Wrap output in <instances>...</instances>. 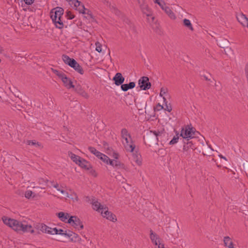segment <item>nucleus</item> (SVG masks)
<instances>
[{
  "mask_svg": "<svg viewBox=\"0 0 248 248\" xmlns=\"http://www.w3.org/2000/svg\"><path fill=\"white\" fill-rule=\"evenodd\" d=\"M132 156L133 161L135 162L138 165H141L142 164V159L140 154L139 153L138 151H136L135 153H133Z\"/></svg>",
  "mask_w": 248,
  "mask_h": 248,
  "instance_id": "dca6fc26",
  "label": "nucleus"
},
{
  "mask_svg": "<svg viewBox=\"0 0 248 248\" xmlns=\"http://www.w3.org/2000/svg\"><path fill=\"white\" fill-rule=\"evenodd\" d=\"M164 129L161 131L150 130L144 136V140L148 143L149 146L155 144H157L159 141H161L163 136H165Z\"/></svg>",
  "mask_w": 248,
  "mask_h": 248,
  "instance_id": "f257e3e1",
  "label": "nucleus"
},
{
  "mask_svg": "<svg viewBox=\"0 0 248 248\" xmlns=\"http://www.w3.org/2000/svg\"><path fill=\"white\" fill-rule=\"evenodd\" d=\"M2 220L3 223L6 224V225H8L10 227L12 228L13 230L15 227H16V225L17 224V223H19V221L15 219H12L11 218H8L6 217H3L2 218Z\"/></svg>",
  "mask_w": 248,
  "mask_h": 248,
  "instance_id": "1a4fd4ad",
  "label": "nucleus"
},
{
  "mask_svg": "<svg viewBox=\"0 0 248 248\" xmlns=\"http://www.w3.org/2000/svg\"><path fill=\"white\" fill-rule=\"evenodd\" d=\"M103 211L101 214L104 217L114 222L117 221L116 216L111 212H109L107 207L105 206Z\"/></svg>",
  "mask_w": 248,
  "mask_h": 248,
  "instance_id": "6e6552de",
  "label": "nucleus"
},
{
  "mask_svg": "<svg viewBox=\"0 0 248 248\" xmlns=\"http://www.w3.org/2000/svg\"><path fill=\"white\" fill-rule=\"evenodd\" d=\"M53 72L60 78H61L65 74L62 72L59 71L57 70H53Z\"/></svg>",
  "mask_w": 248,
  "mask_h": 248,
  "instance_id": "ea45409f",
  "label": "nucleus"
},
{
  "mask_svg": "<svg viewBox=\"0 0 248 248\" xmlns=\"http://www.w3.org/2000/svg\"><path fill=\"white\" fill-rule=\"evenodd\" d=\"M27 143L28 145H34V146H38V147L41 146V144L38 142H36L35 140H27Z\"/></svg>",
  "mask_w": 248,
  "mask_h": 248,
  "instance_id": "f704fd0d",
  "label": "nucleus"
},
{
  "mask_svg": "<svg viewBox=\"0 0 248 248\" xmlns=\"http://www.w3.org/2000/svg\"><path fill=\"white\" fill-rule=\"evenodd\" d=\"M74 5V7L76 8V9L80 13L82 14V12L85 10L84 5L78 0H75Z\"/></svg>",
  "mask_w": 248,
  "mask_h": 248,
  "instance_id": "a211bd4d",
  "label": "nucleus"
},
{
  "mask_svg": "<svg viewBox=\"0 0 248 248\" xmlns=\"http://www.w3.org/2000/svg\"><path fill=\"white\" fill-rule=\"evenodd\" d=\"M155 3L158 4L160 7L162 8V10H164L165 6H167L166 5V4L165 3L164 1H160V0H158L157 1V2H155Z\"/></svg>",
  "mask_w": 248,
  "mask_h": 248,
  "instance_id": "37998d69",
  "label": "nucleus"
},
{
  "mask_svg": "<svg viewBox=\"0 0 248 248\" xmlns=\"http://www.w3.org/2000/svg\"><path fill=\"white\" fill-rule=\"evenodd\" d=\"M126 143L124 144V146L125 148V149L127 151H129L130 152H133L135 148V145L133 143L132 140H131V143H129L128 140L127 141H125Z\"/></svg>",
  "mask_w": 248,
  "mask_h": 248,
  "instance_id": "4be33fe9",
  "label": "nucleus"
},
{
  "mask_svg": "<svg viewBox=\"0 0 248 248\" xmlns=\"http://www.w3.org/2000/svg\"><path fill=\"white\" fill-rule=\"evenodd\" d=\"M165 11V13L171 18V19H175V16L174 14V13L172 12L171 10L170 9V7L168 6H165L164 9L163 10Z\"/></svg>",
  "mask_w": 248,
  "mask_h": 248,
  "instance_id": "a878e982",
  "label": "nucleus"
},
{
  "mask_svg": "<svg viewBox=\"0 0 248 248\" xmlns=\"http://www.w3.org/2000/svg\"><path fill=\"white\" fill-rule=\"evenodd\" d=\"M69 155L70 156L71 159L75 162L77 164L78 162V161L81 158L80 156L73 154L72 152L69 153Z\"/></svg>",
  "mask_w": 248,
  "mask_h": 248,
  "instance_id": "bb28decb",
  "label": "nucleus"
},
{
  "mask_svg": "<svg viewBox=\"0 0 248 248\" xmlns=\"http://www.w3.org/2000/svg\"><path fill=\"white\" fill-rule=\"evenodd\" d=\"M113 164V167L115 168L116 169H124L125 165L124 164L121 163L120 161L114 160Z\"/></svg>",
  "mask_w": 248,
  "mask_h": 248,
  "instance_id": "c85d7f7f",
  "label": "nucleus"
},
{
  "mask_svg": "<svg viewBox=\"0 0 248 248\" xmlns=\"http://www.w3.org/2000/svg\"><path fill=\"white\" fill-rule=\"evenodd\" d=\"M82 14L86 15L84 16V17L89 20L91 22H96L94 16H93L92 12L90 10L85 8V10L82 12Z\"/></svg>",
  "mask_w": 248,
  "mask_h": 248,
  "instance_id": "4468645a",
  "label": "nucleus"
},
{
  "mask_svg": "<svg viewBox=\"0 0 248 248\" xmlns=\"http://www.w3.org/2000/svg\"><path fill=\"white\" fill-rule=\"evenodd\" d=\"M201 76L202 77H203L204 78V79L206 81H210L211 80V79L209 78L207 76H206V75H201Z\"/></svg>",
  "mask_w": 248,
  "mask_h": 248,
  "instance_id": "bf43d9fd",
  "label": "nucleus"
},
{
  "mask_svg": "<svg viewBox=\"0 0 248 248\" xmlns=\"http://www.w3.org/2000/svg\"><path fill=\"white\" fill-rule=\"evenodd\" d=\"M46 225L43 223H41L38 225V228L43 232H46Z\"/></svg>",
  "mask_w": 248,
  "mask_h": 248,
  "instance_id": "4c0bfd02",
  "label": "nucleus"
},
{
  "mask_svg": "<svg viewBox=\"0 0 248 248\" xmlns=\"http://www.w3.org/2000/svg\"><path fill=\"white\" fill-rule=\"evenodd\" d=\"M114 160H112L109 159V160H108V164L111 165L112 166H113Z\"/></svg>",
  "mask_w": 248,
  "mask_h": 248,
  "instance_id": "052dcab7",
  "label": "nucleus"
},
{
  "mask_svg": "<svg viewBox=\"0 0 248 248\" xmlns=\"http://www.w3.org/2000/svg\"><path fill=\"white\" fill-rule=\"evenodd\" d=\"M88 150L96 156L99 158L101 156H102V153L98 151L94 147L90 146L88 147Z\"/></svg>",
  "mask_w": 248,
  "mask_h": 248,
  "instance_id": "b1692460",
  "label": "nucleus"
},
{
  "mask_svg": "<svg viewBox=\"0 0 248 248\" xmlns=\"http://www.w3.org/2000/svg\"><path fill=\"white\" fill-rule=\"evenodd\" d=\"M65 16L68 19H72L75 17V15L71 11L67 10L65 13Z\"/></svg>",
  "mask_w": 248,
  "mask_h": 248,
  "instance_id": "c9c22d12",
  "label": "nucleus"
},
{
  "mask_svg": "<svg viewBox=\"0 0 248 248\" xmlns=\"http://www.w3.org/2000/svg\"><path fill=\"white\" fill-rule=\"evenodd\" d=\"M67 223L72 224V226L78 230H82L84 228L82 221L76 216H71L67 220Z\"/></svg>",
  "mask_w": 248,
  "mask_h": 248,
  "instance_id": "39448f33",
  "label": "nucleus"
},
{
  "mask_svg": "<svg viewBox=\"0 0 248 248\" xmlns=\"http://www.w3.org/2000/svg\"><path fill=\"white\" fill-rule=\"evenodd\" d=\"M63 12L64 10L63 8L57 7L52 9L50 13L51 18L54 23L56 27L60 29L63 27V24L61 20Z\"/></svg>",
  "mask_w": 248,
  "mask_h": 248,
  "instance_id": "f03ea898",
  "label": "nucleus"
},
{
  "mask_svg": "<svg viewBox=\"0 0 248 248\" xmlns=\"http://www.w3.org/2000/svg\"><path fill=\"white\" fill-rule=\"evenodd\" d=\"M108 150L109 151H113L112 157L116 159H118L119 156V155L118 153L113 151V149L111 148H108Z\"/></svg>",
  "mask_w": 248,
  "mask_h": 248,
  "instance_id": "79ce46f5",
  "label": "nucleus"
},
{
  "mask_svg": "<svg viewBox=\"0 0 248 248\" xmlns=\"http://www.w3.org/2000/svg\"><path fill=\"white\" fill-rule=\"evenodd\" d=\"M158 248H164V245H161L160 243L158 245Z\"/></svg>",
  "mask_w": 248,
  "mask_h": 248,
  "instance_id": "e2e57ef3",
  "label": "nucleus"
},
{
  "mask_svg": "<svg viewBox=\"0 0 248 248\" xmlns=\"http://www.w3.org/2000/svg\"><path fill=\"white\" fill-rule=\"evenodd\" d=\"M241 15L239 17H237V20L243 26H246V23L244 22V20L240 17Z\"/></svg>",
  "mask_w": 248,
  "mask_h": 248,
  "instance_id": "3c124183",
  "label": "nucleus"
},
{
  "mask_svg": "<svg viewBox=\"0 0 248 248\" xmlns=\"http://www.w3.org/2000/svg\"><path fill=\"white\" fill-rule=\"evenodd\" d=\"M166 95V96L168 98H170V95L168 93L167 89H164V88H161V90H160V96L163 97V95Z\"/></svg>",
  "mask_w": 248,
  "mask_h": 248,
  "instance_id": "473e14b6",
  "label": "nucleus"
},
{
  "mask_svg": "<svg viewBox=\"0 0 248 248\" xmlns=\"http://www.w3.org/2000/svg\"><path fill=\"white\" fill-rule=\"evenodd\" d=\"M176 135L173 137L172 139L170 141V145H173L176 143L179 140V133L177 131H175Z\"/></svg>",
  "mask_w": 248,
  "mask_h": 248,
  "instance_id": "7c9ffc66",
  "label": "nucleus"
},
{
  "mask_svg": "<svg viewBox=\"0 0 248 248\" xmlns=\"http://www.w3.org/2000/svg\"><path fill=\"white\" fill-rule=\"evenodd\" d=\"M70 239L71 241L76 242L79 241L80 238L78 234L73 232V234H72Z\"/></svg>",
  "mask_w": 248,
  "mask_h": 248,
  "instance_id": "2f4dec72",
  "label": "nucleus"
},
{
  "mask_svg": "<svg viewBox=\"0 0 248 248\" xmlns=\"http://www.w3.org/2000/svg\"><path fill=\"white\" fill-rule=\"evenodd\" d=\"M52 185L55 188H57L58 190L60 191L63 194L64 193L65 191L63 190H60V189L58 188L59 187V185L58 183H56V184H52Z\"/></svg>",
  "mask_w": 248,
  "mask_h": 248,
  "instance_id": "5fc2aeb1",
  "label": "nucleus"
},
{
  "mask_svg": "<svg viewBox=\"0 0 248 248\" xmlns=\"http://www.w3.org/2000/svg\"><path fill=\"white\" fill-rule=\"evenodd\" d=\"M48 182V179L42 178H39V181H38L39 184L42 185L43 186H46V184Z\"/></svg>",
  "mask_w": 248,
  "mask_h": 248,
  "instance_id": "e433bc0d",
  "label": "nucleus"
},
{
  "mask_svg": "<svg viewBox=\"0 0 248 248\" xmlns=\"http://www.w3.org/2000/svg\"><path fill=\"white\" fill-rule=\"evenodd\" d=\"M219 156L220 158H223V159H225V160H227L225 156H223L222 155H219Z\"/></svg>",
  "mask_w": 248,
  "mask_h": 248,
  "instance_id": "0e129e2a",
  "label": "nucleus"
},
{
  "mask_svg": "<svg viewBox=\"0 0 248 248\" xmlns=\"http://www.w3.org/2000/svg\"><path fill=\"white\" fill-rule=\"evenodd\" d=\"M57 216L62 221L67 222L68 218L69 217V214L67 213L61 212L57 213Z\"/></svg>",
  "mask_w": 248,
  "mask_h": 248,
  "instance_id": "6ab92c4d",
  "label": "nucleus"
},
{
  "mask_svg": "<svg viewBox=\"0 0 248 248\" xmlns=\"http://www.w3.org/2000/svg\"><path fill=\"white\" fill-rule=\"evenodd\" d=\"M64 232H65V231H64L62 229H58V234H61V235H64Z\"/></svg>",
  "mask_w": 248,
  "mask_h": 248,
  "instance_id": "13d9d810",
  "label": "nucleus"
},
{
  "mask_svg": "<svg viewBox=\"0 0 248 248\" xmlns=\"http://www.w3.org/2000/svg\"><path fill=\"white\" fill-rule=\"evenodd\" d=\"M65 86L68 89L74 88L75 86L73 84L72 81L68 78L65 74L61 78Z\"/></svg>",
  "mask_w": 248,
  "mask_h": 248,
  "instance_id": "9b49d317",
  "label": "nucleus"
},
{
  "mask_svg": "<svg viewBox=\"0 0 248 248\" xmlns=\"http://www.w3.org/2000/svg\"><path fill=\"white\" fill-rule=\"evenodd\" d=\"M124 78L121 73H117L112 78L114 84L118 86H121L124 82Z\"/></svg>",
  "mask_w": 248,
  "mask_h": 248,
  "instance_id": "9d476101",
  "label": "nucleus"
},
{
  "mask_svg": "<svg viewBox=\"0 0 248 248\" xmlns=\"http://www.w3.org/2000/svg\"><path fill=\"white\" fill-rule=\"evenodd\" d=\"M163 108H164L163 106L162 105H160V103H158L156 105V107H155L154 109V111H159Z\"/></svg>",
  "mask_w": 248,
  "mask_h": 248,
  "instance_id": "49530a36",
  "label": "nucleus"
},
{
  "mask_svg": "<svg viewBox=\"0 0 248 248\" xmlns=\"http://www.w3.org/2000/svg\"><path fill=\"white\" fill-rule=\"evenodd\" d=\"M33 194V192L31 190H27L26 191L25 194V196L26 198L28 199H30Z\"/></svg>",
  "mask_w": 248,
  "mask_h": 248,
  "instance_id": "09e8293b",
  "label": "nucleus"
},
{
  "mask_svg": "<svg viewBox=\"0 0 248 248\" xmlns=\"http://www.w3.org/2000/svg\"><path fill=\"white\" fill-rule=\"evenodd\" d=\"M229 41L227 40H225L224 42H220L218 46L219 47L222 48H225V46L229 45Z\"/></svg>",
  "mask_w": 248,
  "mask_h": 248,
  "instance_id": "58836bf2",
  "label": "nucleus"
},
{
  "mask_svg": "<svg viewBox=\"0 0 248 248\" xmlns=\"http://www.w3.org/2000/svg\"><path fill=\"white\" fill-rule=\"evenodd\" d=\"M146 15H147V16H149L150 14H146Z\"/></svg>",
  "mask_w": 248,
  "mask_h": 248,
  "instance_id": "774afa93",
  "label": "nucleus"
},
{
  "mask_svg": "<svg viewBox=\"0 0 248 248\" xmlns=\"http://www.w3.org/2000/svg\"><path fill=\"white\" fill-rule=\"evenodd\" d=\"M163 101H164L165 105H167V104H168V102L167 101V98L165 96H163Z\"/></svg>",
  "mask_w": 248,
  "mask_h": 248,
  "instance_id": "680f3d73",
  "label": "nucleus"
},
{
  "mask_svg": "<svg viewBox=\"0 0 248 248\" xmlns=\"http://www.w3.org/2000/svg\"><path fill=\"white\" fill-rule=\"evenodd\" d=\"M77 164L80 167L86 170H89L92 168L91 165L89 162L82 158L79 161H78V162Z\"/></svg>",
  "mask_w": 248,
  "mask_h": 248,
  "instance_id": "ddd939ff",
  "label": "nucleus"
},
{
  "mask_svg": "<svg viewBox=\"0 0 248 248\" xmlns=\"http://www.w3.org/2000/svg\"><path fill=\"white\" fill-rule=\"evenodd\" d=\"M73 234V232L70 231L69 230H66L64 232V236H66L70 238L72 234Z\"/></svg>",
  "mask_w": 248,
  "mask_h": 248,
  "instance_id": "c03bdc74",
  "label": "nucleus"
},
{
  "mask_svg": "<svg viewBox=\"0 0 248 248\" xmlns=\"http://www.w3.org/2000/svg\"><path fill=\"white\" fill-rule=\"evenodd\" d=\"M34 0H24V2L26 4L31 5V4Z\"/></svg>",
  "mask_w": 248,
  "mask_h": 248,
  "instance_id": "4d7b16f0",
  "label": "nucleus"
},
{
  "mask_svg": "<svg viewBox=\"0 0 248 248\" xmlns=\"http://www.w3.org/2000/svg\"><path fill=\"white\" fill-rule=\"evenodd\" d=\"M46 232L45 233H48V234H51L52 233V229L53 228H51L47 226H46Z\"/></svg>",
  "mask_w": 248,
  "mask_h": 248,
  "instance_id": "864d4df0",
  "label": "nucleus"
},
{
  "mask_svg": "<svg viewBox=\"0 0 248 248\" xmlns=\"http://www.w3.org/2000/svg\"><path fill=\"white\" fill-rule=\"evenodd\" d=\"M14 230L16 232L22 231L23 232H30L31 233L34 232V230L31 225H28L20 221H19V223L16 225Z\"/></svg>",
  "mask_w": 248,
  "mask_h": 248,
  "instance_id": "20e7f679",
  "label": "nucleus"
},
{
  "mask_svg": "<svg viewBox=\"0 0 248 248\" xmlns=\"http://www.w3.org/2000/svg\"><path fill=\"white\" fill-rule=\"evenodd\" d=\"M103 145L106 147L107 145H108V144L107 143V142H105L104 144H103Z\"/></svg>",
  "mask_w": 248,
  "mask_h": 248,
  "instance_id": "338daca9",
  "label": "nucleus"
},
{
  "mask_svg": "<svg viewBox=\"0 0 248 248\" xmlns=\"http://www.w3.org/2000/svg\"><path fill=\"white\" fill-rule=\"evenodd\" d=\"M121 136L123 139H124L125 141L128 140L127 137L131 138V135L128 133L127 130L126 128H123L121 130Z\"/></svg>",
  "mask_w": 248,
  "mask_h": 248,
  "instance_id": "393cba45",
  "label": "nucleus"
},
{
  "mask_svg": "<svg viewBox=\"0 0 248 248\" xmlns=\"http://www.w3.org/2000/svg\"><path fill=\"white\" fill-rule=\"evenodd\" d=\"M136 86L134 82H130L128 84H123L121 86L122 90L124 92H126L129 89H133Z\"/></svg>",
  "mask_w": 248,
  "mask_h": 248,
  "instance_id": "f3484780",
  "label": "nucleus"
},
{
  "mask_svg": "<svg viewBox=\"0 0 248 248\" xmlns=\"http://www.w3.org/2000/svg\"><path fill=\"white\" fill-rule=\"evenodd\" d=\"M99 158L104 163L108 164V160H109L110 158L107 155L103 154L102 156H101Z\"/></svg>",
  "mask_w": 248,
  "mask_h": 248,
  "instance_id": "72a5a7b5",
  "label": "nucleus"
},
{
  "mask_svg": "<svg viewBox=\"0 0 248 248\" xmlns=\"http://www.w3.org/2000/svg\"><path fill=\"white\" fill-rule=\"evenodd\" d=\"M146 101L143 100L141 101V102L138 104L137 108H139V110H143V108L146 109Z\"/></svg>",
  "mask_w": 248,
  "mask_h": 248,
  "instance_id": "c756f323",
  "label": "nucleus"
},
{
  "mask_svg": "<svg viewBox=\"0 0 248 248\" xmlns=\"http://www.w3.org/2000/svg\"><path fill=\"white\" fill-rule=\"evenodd\" d=\"M51 234H58V229L54 228L52 229Z\"/></svg>",
  "mask_w": 248,
  "mask_h": 248,
  "instance_id": "6e6d98bb",
  "label": "nucleus"
},
{
  "mask_svg": "<svg viewBox=\"0 0 248 248\" xmlns=\"http://www.w3.org/2000/svg\"><path fill=\"white\" fill-rule=\"evenodd\" d=\"M75 92L85 98H88V94L83 90L80 85H78L73 88Z\"/></svg>",
  "mask_w": 248,
  "mask_h": 248,
  "instance_id": "f8f14e48",
  "label": "nucleus"
},
{
  "mask_svg": "<svg viewBox=\"0 0 248 248\" xmlns=\"http://www.w3.org/2000/svg\"><path fill=\"white\" fill-rule=\"evenodd\" d=\"M195 128L190 127L189 125H186L182 128L180 136L182 137V140H195Z\"/></svg>",
  "mask_w": 248,
  "mask_h": 248,
  "instance_id": "7ed1b4c3",
  "label": "nucleus"
},
{
  "mask_svg": "<svg viewBox=\"0 0 248 248\" xmlns=\"http://www.w3.org/2000/svg\"><path fill=\"white\" fill-rule=\"evenodd\" d=\"M71 199L73 200V201H78L79 199H78V196L77 194V193H75V192H73L71 195Z\"/></svg>",
  "mask_w": 248,
  "mask_h": 248,
  "instance_id": "de8ad7c7",
  "label": "nucleus"
},
{
  "mask_svg": "<svg viewBox=\"0 0 248 248\" xmlns=\"http://www.w3.org/2000/svg\"><path fill=\"white\" fill-rule=\"evenodd\" d=\"M95 45H96V50L97 51H98V52H101L102 51L101 45L98 42L96 43Z\"/></svg>",
  "mask_w": 248,
  "mask_h": 248,
  "instance_id": "8fccbe9b",
  "label": "nucleus"
},
{
  "mask_svg": "<svg viewBox=\"0 0 248 248\" xmlns=\"http://www.w3.org/2000/svg\"><path fill=\"white\" fill-rule=\"evenodd\" d=\"M183 25L187 28L188 29L190 30L191 31H194L193 27L192 26V24L191 23L189 19L186 18H185L183 20Z\"/></svg>",
  "mask_w": 248,
  "mask_h": 248,
  "instance_id": "5701e85b",
  "label": "nucleus"
},
{
  "mask_svg": "<svg viewBox=\"0 0 248 248\" xmlns=\"http://www.w3.org/2000/svg\"><path fill=\"white\" fill-rule=\"evenodd\" d=\"M194 140H185L183 139L182 141L184 144L183 145V151L188 152V151L191 149L192 150H194L196 149L194 145Z\"/></svg>",
  "mask_w": 248,
  "mask_h": 248,
  "instance_id": "0eeeda50",
  "label": "nucleus"
},
{
  "mask_svg": "<svg viewBox=\"0 0 248 248\" xmlns=\"http://www.w3.org/2000/svg\"><path fill=\"white\" fill-rule=\"evenodd\" d=\"M93 206L94 210L101 212V213L104 211L103 209L105 207L97 201H95L93 202Z\"/></svg>",
  "mask_w": 248,
  "mask_h": 248,
  "instance_id": "412c9836",
  "label": "nucleus"
},
{
  "mask_svg": "<svg viewBox=\"0 0 248 248\" xmlns=\"http://www.w3.org/2000/svg\"><path fill=\"white\" fill-rule=\"evenodd\" d=\"M3 51V50L2 48L0 46V53H2Z\"/></svg>",
  "mask_w": 248,
  "mask_h": 248,
  "instance_id": "69168bd1",
  "label": "nucleus"
},
{
  "mask_svg": "<svg viewBox=\"0 0 248 248\" xmlns=\"http://www.w3.org/2000/svg\"><path fill=\"white\" fill-rule=\"evenodd\" d=\"M71 67L80 74L83 75L84 74V70L82 67L76 61H75L74 63L73 64Z\"/></svg>",
  "mask_w": 248,
  "mask_h": 248,
  "instance_id": "aec40b11",
  "label": "nucleus"
},
{
  "mask_svg": "<svg viewBox=\"0 0 248 248\" xmlns=\"http://www.w3.org/2000/svg\"><path fill=\"white\" fill-rule=\"evenodd\" d=\"M138 84L140 89L142 90L146 91L151 87V83L149 81V78L145 76L142 77L139 79Z\"/></svg>",
  "mask_w": 248,
  "mask_h": 248,
  "instance_id": "423d86ee",
  "label": "nucleus"
},
{
  "mask_svg": "<svg viewBox=\"0 0 248 248\" xmlns=\"http://www.w3.org/2000/svg\"><path fill=\"white\" fill-rule=\"evenodd\" d=\"M224 243L225 247H227L229 245L230 242H231V238L229 236H225L224 237Z\"/></svg>",
  "mask_w": 248,
  "mask_h": 248,
  "instance_id": "a19ab883",
  "label": "nucleus"
},
{
  "mask_svg": "<svg viewBox=\"0 0 248 248\" xmlns=\"http://www.w3.org/2000/svg\"><path fill=\"white\" fill-rule=\"evenodd\" d=\"M166 106V108H165V110H167L169 112H170L172 110V108H171V105L170 104H167V105H165Z\"/></svg>",
  "mask_w": 248,
  "mask_h": 248,
  "instance_id": "603ef678",
  "label": "nucleus"
},
{
  "mask_svg": "<svg viewBox=\"0 0 248 248\" xmlns=\"http://www.w3.org/2000/svg\"><path fill=\"white\" fill-rule=\"evenodd\" d=\"M150 239H151L152 242L155 244V245H157V235L155 233H154L153 231L151 230L150 231Z\"/></svg>",
  "mask_w": 248,
  "mask_h": 248,
  "instance_id": "cd10ccee",
  "label": "nucleus"
},
{
  "mask_svg": "<svg viewBox=\"0 0 248 248\" xmlns=\"http://www.w3.org/2000/svg\"><path fill=\"white\" fill-rule=\"evenodd\" d=\"M240 17L244 20V22L246 23V26L248 28V18L247 17L246 15L243 14H241Z\"/></svg>",
  "mask_w": 248,
  "mask_h": 248,
  "instance_id": "a18cd8bd",
  "label": "nucleus"
},
{
  "mask_svg": "<svg viewBox=\"0 0 248 248\" xmlns=\"http://www.w3.org/2000/svg\"><path fill=\"white\" fill-rule=\"evenodd\" d=\"M62 59L66 64H67L70 67H72L76 61L73 58H71L65 54L62 55Z\"/></svg>",
  "mask_w": 248,
  "mask_h": 248,
  "instance_id": "2eb2a0df",
  "label": "nucleus"
}]
</instances>
